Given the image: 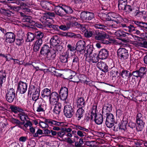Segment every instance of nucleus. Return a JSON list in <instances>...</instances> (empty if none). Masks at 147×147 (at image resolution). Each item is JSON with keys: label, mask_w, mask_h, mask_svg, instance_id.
I'll list each match as a JSON object with an SVG mask.
<instances>
[{"label": "nucleus", "mask_w": 147, "mask_h": 147, "mask_svg": "<svg viewBox=\"0 0 147 147\" xmlns=\"http://www.w3.org/2000/svg\"><path fill=\"white\" fill-rule=\"evenodd\" d=\"M110 16L116 19L114 20H112L111 21L110 20L108 22L107 24V26H105L102 24H95L94 25V27L96 28L105 30L107 28L111 29L113 28H116L119 27L120 26V23L121 18L118 17L117 16H116V13H110Z\"/></svg>", "instance_id": "obj_1"}, {"label": "nucleus", "mask_w": 147, "mask_h": 147, "mask_svg": "<svg viewBox=\"0 0 147 147\" xmlns=\"http://www.w3.org/2000/svg\"><path fill=\"white\" fill-rule=\"evenodd\" d=\"M90 45L87 46V49L84 51V56L86 61L89 62L96 63L98 61L99 59L97 54L94 53L92 55V49Z\"/></svg>", "instance_id": "obj_2"}, {"label": "nucleus", "mask_w": 147, "mask_h": 147, "mask_svg": "<svg viewBox=\"0 0 147 147\" xmlns=\"http://www.w3.org/2000/svg\"><path fill=\"white\" fill-rule=\"evenodd\" d=\"M97 107L96 105L92 106V110L91 116L92 119L94 118V121L96 124L98 125L101 124L103 121V117L102 115L100 114H97L96 111Z\"/></svg>", "instance_id": "obj_3"}, {"label": "nucleus", "mask_w": 147, "mask_h": 147, "mask_svg": "<svg viewBox=\"0 0 147 147\" xmlns=\"http://www.w3.org/2000/svg\"><path fill=\"white\" fill-rule=\"evenodd\" d=\"M64 108V115L67 118L72 117L74 114V110L69 103L65 102Z\"/></svg>", "instance_id": "obj_4"}, {"label": "nucleus", "mask_w": 147, "mask_h": 147, "mask_svg": "<svg viewBox=\"0 0 147 147\" xmlns=\"http://www.w3.org/2000/svg\"><path fill=\"white\" fill-rule=\"evenodd\" d=\"M54 13L48 12L47 14H45L44 16L42 17L40 19V21L43 23H46L45 26H48L50 28H53V25L51 24L50 23L49 24L48 20H47L48 19H52V18L54 17Z\"/></svg>", "instance_id": "obj_5"}, {"label": "nucleus", "mask_w": 147, "mask_h": 147, "mask_svg": "<svg viewBox=\"0 0 147 147\" xmlns=\"http://www.w3.org/2000/svg\"><path fill=\"white\" fill-rule=\"evenodd\" d=\"M74 126V128L78 130L77 131L78 136L81 137H84L86 134V132H88L89 131L88 129L79 125H75Z\"/></svg>", "instance_id": "obj_6"}, {"label": "nucleus", "mask_w": 147, "mask_h": 147, "mask_svg": "<svg viewBox=\"0 0 147 147\" xmlns=\"http://www.w3.org/2000/svg\"><path fill=\"white\" fill-rule=\"evenodd\" d=\"M40 90L39 88H36L34 86L30 87L28 89V93L31 94L33 93L32 96V99L36 101L38 98L39 96Z\"/></svg>", "instance_id": "obj_7"}, {"label": "nucleus", "mask_w": 147, "mask_h": 147, "mask_svg": "<svg viewBox=\"0 0 147 147\" xmlns=\"http://www.w3.org/2000/svg\"><path fill=\"white\" fill-rule=\"evenodd\" d=\"M15 91L14 89L11 88L7 90L6 93V100L9 102L13 101L15 96Z\"/></svg>", "instance_id": "obj_8"}, {"label": "nucleus", "mask_w": 147, "mask_h": 147, "mask_svg": "<svg viewBox=\"0 0 147 147\" xmlns=\"http://www.w3.org/2000/svg\"><path fill=\"white\" fill-rule=\"evenodd\" d=\"M85 47V42L82 40L79 41L76 44V49L80 54L84 53V51L87 49V47L84 50Z\"/></svg>", "instance_id": "obj_9"}, {"label": "nucleus", "mask_w": 147, "mask_h": 147, "mask_svg": "<svg viewBox=\"0 0 147 147\" xmlns=\"http://www.w3.org/2000/svg\"><path fill=\"white\" fill-rule=\"evenodd\" d=\"M114 117L111 113H108L106 121V124L109 128H111L114 125Z\"/></svg>", "instance_id": "obj_10"}, {"label": "nucleus", "mask_w": 147, "mask_h": 147, "mask_svg": "<svg viewBox=\"0 0 147 147\" xmlns=\"http://www.w3.org/2000/svg\"><path fill=\"white\" fill-rule=\"evenodd\" d=\"M49 98L50 104L52 105H55V104L58 102L59 100V96L58 93L56 92H52Z\"/></svg>", "instance_id": "obj_11"}, {"label": "nucleus", "mask_w": 147, "mask_h": 147, "mask_svg": "<svg viewBox=\"0 0 147 147\" xmlns=\"http://www.w3.org/2000/svg\"><path fill=\"white\" fill-rule=\"evenodd\" d=\"M117 55L121 59H126L128 56L127 50L123 48L119 49L117 51Z\"/></svg>", "instance_id": "obj_12"}, {"label": "nucleus", "mask_w": 147, "mask_h": 147, "mask_svg": "<svg viewBox=\"0 0 147 147\" xmlns=\"http://www.w3.org/2000/svg\"><path fill=\"white\" fill-rule=\"evenodd\" d=\"M68 92V89L67 88L65 87H62L59 92L60 99L63 101L65 100L67 98Z\"/></svg>", "instance_id": "obj_13"}, {"label": "nucleus", "mask_w": 147, "mask_h": 147, "mask_svg": "<svg viewBox=\"0 0 147 147\" xmlns=\"http://www.w3.org/2000/svg\"><path fill=\"white\" fill-rule=\"evenodd\" d=\"M45 121L47 123L48 125L51 126H63L64 123L63 122H59L51 119H45Z\"/></svg>", "instance_id": "obj_14"}, {"label": "nucleus", "mask_w": 147, "mask_h": 147, "mask_svg": "<svg viewBox=\"0 0 147 147\" xmlns=\"http://www.w3.org/2000/svg\"><path fill=\"white\" fill-rule=\"evenodd\" d=\"M5 41L10 43L13 42L15 39L16 36L15 34L12 32H9L6 33L5 34Z\"/></svg>", "instance_id": "obj_15"}, {"label": "nucleus", "mask_w": 147, "mask_h": 147, "mask_svg": "<svg viewBox=\"0 0 147 147\" xmlns=\"http://www.w3.org/2000/svg\"><path fill=\"white\" fill-rule=\"evenodd\" d=\"M136 121L137 124V127L140 130L142 129L144 126V123L142 121V115L140 113H138L136 117Z\"/></svg>", "instance_id": "obj_16"}, {"label": "nucleus", "mask_w": 147, "mask_h": 147, "mask_svg": "<svg viewBox=\"0 0 147 147\" xmlns=\"http://www.w3.org/2000/svg\"><path fill=\"white\" fill-rule=\"evenodd\" d=\"M27 88V84L22 81H20L18 84V90L20 93L23 94L26 91Z\"/></svg>", "instance_id": "obj_17"}, {"label": "nucleus", "mask_w": 147, "mask_h": 147, "mask_svg": "<svg viewBox=\"0 0 147 147\" xmlns=\"http://www.w3.org/2000/svg\"><path fill=\"white\" fill-rule=\"evenodd\" d=\"M133 22L140 29L143 30L144 31H146L147 32V23L138 21H134Z\"/></svg>", "instance_id": "obj_18"}, {"label": "nucleus", "mask_w": 147, "mask_h": 147, "mask_svg": "<svg viewBox=\"0 0 147 147\" xmlns=\"http://www.w3.org/2000/svg\"><path fill=\"white\" fill-rule=\"evenodd\" d=\"M97 66L98 69L104 72L108 71V67L105 62L100 61L98 63Z\"/></svg>", "instance_id": "obj_19"}, {"label": "nucleus", "mask_w": 147, "mask_h": 147, "mask_svg": "<svg viewBox=\"0 0 147 147\" xmlns=\"http://www.w3.org/2000/svg\"><path fill=\"white\" fill-rule=\"evenodd\" d=\"M96 35L95 36V39L97 40H100L101 42L103 39L108 37V35L104 32L98 33L97 31H96Z\"/></svg>", "instance_id": "obj_20"}, {"label": "nucleus", "mask_w": 147, "mask_h": 147, "mask_svg": "<svg viewBox=\"0 0 147 147\" xmlns=\"http://www.w3.org/2000/svg\"><path fill=\"white\" fill-rule=\"evenodd\" d=\"M98 55L99 59H105L109 55L108 52L107 50L102 49L100 50Z\"/></svg>", "instance_id": "obj_21"}, {"label": "nucleus", "mask_w": 147, "mask_h": 147, "mask_svg": "<svg viewBox=\"0 0 147 147\" xmlns=\"http://www.w3.org/2000/svg\"><path fill=\"white\" fill-rule=\"evenodd\" d=\"M77 20V19L76 18L71 17V21L69 22H72L71 24V25L72 26H76L77 27L80 28L83 31H84L86 30V28L83 26V25L77 22H75Z\"/></svg>", "instance_id": "obj_22"}, {"label": "nucleus", "mask_w": 147, "mask_h": 147, "mask_svg": "<svg viewBox=\"0 0 147 147\" xmlns=\"http://www.w3.org/2000/svg\"><path fill=\"white\" fill-rule=\"evenodd\" d=\"M60 43L59 37L57 36H54L52 37L50 40V43L53 46L57 45Z\"/></svg>", "instance_id": "obj_23"}, {"label": "nucleus", "mask_w": 147, "mask_h": 147, "mask_svg": "<svg viewBox=\"0 0 147 147\" xmlns=\"http://www.w3.org/2000/svg\"><path fill=\"white\" fill-rule=\"evenodd\" d=\"M69 52L68 51L63 53L60 56V60L62 62L66 63L67 62V59L69 55Z\"/></svg>", "instance_id": "obj_24"}, {"label": "nucleus", "mask_w": 147, "mask_h": 147, "mask_svg": "<svg viewBox=\"0 0 147 147\" xmlns=\"http://www.w3.org/2000/svg\"><path fill=\"white\" fill-rule=\"evenodd\" d=\"M66 137L63 138V141L67 142L69 144H71L74 143L71 137L72 134L71 133L66 134H65Z\"/></svg>", "instance_id": "obj_25"}, {"label": "nucleus", "mask_w": 147, "mask_h": 147, "mask_svg": "<svg viewBox=\"0 0 147 147\" xmlns=\"http://www.w3.org/2000/svg\"><path fill=\"white\" fill-rule=\"evenodd\" d=\"M11 121L13 124H16V126H18L21 129H24V127L22 125L23 123L21 122L19 120L14 118H12L11 119Z\"/></svg>", "instance_id": "obj_26"}, {"label": "nucleus", "mask_w": 147, "mask_h": 147, "mask_svg": "<svg viewBox=\"0 0 147 147\" xmlns=\"http://www.w3.org/2000/svg\"><path fill=\"white\" fill-rule=\"evenodd\" d=\"M55 105L53 110V113L56 114H59L61 111V105L59 102H57Z\"/></svg>", "instance_id": "obj_27"}, {"label": "nucleus", "mask_w": 147, "mask_h": 147, "mask_svg": "<svg viewBox=\"0 0 147 147\" xmlns=\"http://www.w3.org/2000/svg\"><path fill=\"white\" fill-rule=\"evenodd\" d=\"M50 48L47 45H44L40 51L41 54L45 56L47 53L50 51Z\"/></svg>", "instance_id": "obj_28"}, {"label": "nucleus", "mask_w": 147, "mask_h": 147, "mask_svg": "<svg viewBox=\"0 0 147 147\" xmlns=\"http://www.w3.org/2000/svg\"><path fill=\"white\" fill-rule=\"evenodd\" d=\"M46 109V105L44 102H41L36 107L37 112H44Z\"/></svg>", "instance_id": "obj_29"}, {"label": "nucleus", "mask_w": 147, "mask_h": 147, "mask_svg": "<svg viewBox=\"0 0 147 147\" xmlns=\"http://www.w3.org/2000/svg\"><path fill=\"white\" fill-rule=\"evenodd\" d=\"M51 93V90L47 88L44 89L41 92V96L42 98L45 97H49Z\"/></svg>", "instance_id": "obj_30"}, {"label": "nucleus", "mask_w": 147, "mask_h": 147, "mask_svg": "<svg viewBox=\"0 0 147 147\" xmlns=\"http://www.w3.org/2000/svg\"><path fill=\"white\" fill-rule=\"evenodd\" d=\"M127 0H119L118 3V7L119 9H123L127 5Z\"/></svg>", "instance_id": "obj_31"}, {"label": "nucleus", "mask_w": 147, "mask_h": 147, "mask_svg": "<svg viewBox=\"0 0 147 147\" xmlns=\"http://www.w3.org/2000/svg\"><path fill=\"white\" fill-rule=\"evenodd\" d=\"M62 9L67 14H70L73 13V11L71 7L65 5H63L62 6Z\"/></svg>", "instance_id": "obj_32"}, {"label": "nucleus", "mask_w": 147, "mask_h": 147, "mask_svg": "<svg viewBox=\"0 0 147 147\" xmlns=\"http://www.w3.org/2000/svg\"><path fill=\"white\" fill-rule=\"evenodd\" d=\"M72 22L67 23L66 25H61L59 26V28L65 31L69 30L71 27Z\"/></svg>", "instance_id": "obj_33"}, {"label": "nucleus", "mask_w": 147, "mask_h": 147, "mask_svg": "<svg viewBox=\"0 0 147 147\" xmlns=\"http://www.w3.org/2000/svg\"><path fill=\"white\" fill-rule=\"evenodd\" d=\"M20 13L21 16L23 17L24 18L22 19L23 21L24 22H27L30 23L32 22V18L30 16L28 15L26 16L22 12H20Z\"/></svg>", "instance_id": "obj_34"}, {"label": "nucleus", "mask_w": 147, "mask_h": 147, "mask_svg": "<svg viewBox=\"0 0 147 147\" xmlns=\"http://www.w3.org/2000/svg\"><path fill=\"white\" fill-rule=\"evenodd\" d=\"M61 7L62 6H56L55 9V11L56 14L57 15L60 16H63L64 14L62 11L63 10L62 9Z\"/></svg>", "instance_id": "obj_35"}, {"label": "nucleus", "mask_w": 147, "mask_h": 147, "mask_svg": "<svg viewBox=\"0 0 147 147\" xmlns=\"http://www.w3.org/2000/svg\"><path fill=\"white\" fill-rule=\"evenodd\" d=\"M84 110L82 108H79L76 113V117L78 118V120H80L83 116Z\"/></svg>", "instance_id": "obj_36"}, {"label": "nucleus", "mask_w": 147, "mask_h": 147, "mask_svg": "<svg viewBox=\"0 0 147 147\" xmlns=\"http://www.w3.org/2000/svg\"><path fill=\"white\" fill-rule=\"evenodd\" d=\"M10 109L11 111L15 113H17L18 112H22L23 111L22 109L16 106H11Z\"/></svg>", "instance_id": "obj_37"}, {"label": "nucleus", "mask_w": 147, "mask_h": 147, "mask_svg": "<svg viewBox=\"0 0 147 147\" xmlns=\"http://www.w3.org/2000/svg\"><path fill=\"white\" fill-rule=\"evenodd\" d=\"M55 55H56L55 53H52V51L51 52L50 51L45 56L47 60H52L54 59Z\"/></svg>", "instance_id": "obj_38"}, {"label": "nucleus", "mask_w": 147, "mask_h": 147, "mask_svg": "<svg viewBox=\"0 0 147 147\" xmlns=\"http://www.w3.org/2000/svg\"><path fill=\"white\" fill-rule=\"evenodd\" d=\"M85 101L84 98L81 97L78 99L77 101V105L79 107H84L85 104Z\"/></svg>", "instance_id": "obj_39"}, {"label": "nucleus", "mask_w": 147, "mask_h": 147, "mask_svg": "<svg viewBox=\"0 0 147 147\" xmlns=\"http://www.w3.org/2000/svg\"><path fill=\"white\" fill-rule=\"evenodd\" d=\"M38 125L42 129L47 128L49 127L47 123L45 121V119H44V121H41L39 120V123Z\"/></svg>", "instance_id": "obj_40"}, {"label": "nucleus", "mask_w": 147, "mask_h": 147, "mask_svg": "<svg viewBox=\"0 0 147 147\" xmlns=\"http://www.w3.org/2000/svg\"><path fill=\"white\" fill-rule=\"evenodd\" d=\"M121 75L123 78H130L131 75V73L127 70H123L121 73Z\"/></svg>", "instance_id": "obj_41"}, {"label": "nucleus", "mask_w": 147, "mask_h": 147, "mask_svg": "<svg viewBox=\"0 0 147 147\" xmlns=\"http://www.w3.org/2000/svg\"><path fill=\"white\" fill-rule=\"evenodd\" d=\"M147 69L146 67H141L139 69L138 71L140 74V77L142 78L146 74Z\"/></svg>", "instance_id": "obj_42"}, {"label": "nucleus", "mask_w": 147, "mask_h": 147, "mask_svg": "<svg viewBox=\"0 0 147 147\" xmlns=\"http://www.w3.org/2000/svg\"><path fill=\"white\" fill-rule=\"evenodd\" d=\"M102 16V18L101 19L104 21H110L111 19L110 17V13L108 14H106L104 13H102L101 15Z\"/></svg>", "instance_id": "obj_43"}, {"label": "nucleus", "mask_w": 147, "mask_h": 147, "mask_svg": "<svg viewBox=\"0 0 147 147\" xmlns=\"http://www.w3.org/2000/svg\"><path fill=\"white\" fill-rule=\"evenodd\" d=\"M34 39V36L31 32H28L27 34L26 40L27 42H30L33 40Z\"/></svg>", "instance_id": "obj_44"}, {"label": "nucleus", "mask_w": 147, "mask_h": 147, "mask_svg": "<svg viewBox=\"0 0 147 147\" xmlns=\"http://www.w3.org/2000/svg\"><path fill=\"white\" fill-rule=\"evenodd\" d=\"M6 77V74L4 71L1 70L0 71V81L1 82H4L5 81Z\"/></svg>", "instance_id": "obj_45"}, {"label": "nucleus", "mask_w": 147, "mask_h": 147, "mask_svg": "<svg viewBox=\"0 0 147 147\" xmlns=\"http://www.w3.org/2000/svg\"><path fill=\"white\" fill-rule=\"evenodd\" d=\"M19 114V117L21 120L23 121H24L27 120L28 118V116L24 112H20Z\"/></svg>", "instance_id": "obj_46"}, {"label": "nucleus", "mask_w": 147, "mask_h": 147, "mask_svg": "<svg viewBox=\"0 0 147 147\" xmlns=\"http://www.w3.org/2000/svg\"><path fill=\"white\" fill-rule=\"evenodd\" d=\"M26 5L25 4V5L24 6H20L22 9H23V11L26 14H29L31 13V11L30 9L28 8V7H26Z\"/></svg>", "instance_id": "obj_47"}, {"label": "nucleus", "mask_w": 147, "mask_h": 147, "mask_svg": "<svg viewBox=\"0 0 147 147\" xmlns=\"http://www.w3.org/2000/svg\"><path fill=\"white\" fill-rule=\"evenodd\" d=\"M145 13V11H140L137 10L135 12L134 14L136 17L142 18Z\"/></svg>", "instance_id": "obj_48"}, {"label": "nucleus", "mask_w": 147, "mask_h": 147, "mask_svg": "<svg viewBox=\"0 0 147 147\" xmlns=\"http://www.w3.org/2000/svg\"><path fill=\"white\" fill-rule=\"evenodd\" d=\"M126 121H122L120 126H119V129L121 130L125 131L126 129Z\"/></svg>", "instance_id": "obj_49"}, {"label": "nucleus", "mask_w": 147, "mask_h": 147, "mask_svg": "<svg viewBox=\"0 0 147 147\" xmlns=\"http://www.w3.org/2000/svg\"><path fill=\"white\" fill-rule=\"evenodd\" d=\"M35 35L37 39H42L43 37L44 34L42 32L40 31H37L35 32Z\"/></svg>", "instance_id": "obj_50"}, {"label": "nucleus", "mask_w": 147, "mask_h": 147, "mask_svg": "<svg viewBox=\"0 0 147 147\" xmlns=\"http://www.w3.org/2000/svg\"><path fill=\"white\" fill-rule=\"evenodd\" d=\"M67 37H74L76 38H81V35L79 34H75L74 33L71 32H68V36Z\"/></svg>", "instance_id": "obj_51"}, {"label": "nucleus", "mask_w": 147, "mask_h": 147, "mask_svg": "<svg viewBox=\"0 0 147 147\" xmlns=\"http://www.w3.org/2000/svg\"><path fill=\"white\" fill-rule=\"evenodd\" d=\"M94 18V15L93 13L87 12V20H91Z\"/></svg>", "instance_id": "obj_52"}, {"label": "nucleus", "mask_w": 147, "mask_h": 147, "mask_svg": "<svg viewBox=\"0 0 147 147\" xmlns=\"http://www.w3.org/2000/svg\"><path fill=\"white\" fill-rule=\"evenodd\" d=\"M34 134V137H38L39 135H41L43 134V131L40 129H38L36 132Z\"/></svg>", "instance_id": "obj_53"}, {"label": "nucleus", "mask_w": 147, "mask_h": 147, "mask_svg": "<svg viewBox=\"0 0 147 147\" xmlns=\"http://www.w3.org/2000/svg\"><path fill=\"white\" fill-rule=\"evenodd\" d=\"M81 19L83 20H87V12H82L80 15Z\"/></svg>", "instance_id": "obj_54"}, {"label": "nucleus", "mask_w": 147, "mask_h": 147, "mask_svg": "<svg viewBox=\"0 0 147 147\" xmlns=\"http://www.w3.org/2000/svg\"><path fill=\"white\" fill-rule=\"evenodd\" d=\"M135 28L132 25H130L129 26H128L127 29H124L125 30L128 31V32H134L135 31Z\"/></svg>", "instance_id": "obj_55"}, {"label": "nucleus", "mask_w": 147, "mask_h": 147, "mask_svg": "<svg viewBox=\"0 0 147 147\" xmlns=\"http://www.w3.org/2000/svg\"><path fill=\"white\" fill-rule=\"evenodd\" d=\"M66 134L64 131H59L57 132L58 136L63 140L64 138V136Z\"/></svg>", "instance_id": "obj_56"}, {"label": "nucleus", "mask_w": 147, "mask_h": 147, "mask_svg": "<svg viewBox=\"0 0 147 147\" xmlns=\"http://www.w3.org/2000/svg\"><path fill=\"white\" fill-rule=\"evenodd\" d=\"M93 33L92 31L87 30L85 32L84 34L85 36L88 37H91L93 34Z\"/></svg>", "instance_id": "obj_57"}, {"label": "nucleus", "mask_w": 147, "mask_h": 147, "mask_svg": "<svg viewBox=\"0 0 147 147\" xmlns=\"http://www.w3.org/2000/svg\"><path fill=\"white\" fill-rule=\"evenodd\" d=\"M109 40L108 39L106 38V39H103L101 42L104 44H109L111 43L113 41L112 39H109V40Z\"/></svg>", "instance_id": "obj_58"}, {"label": "nucleus", "mask_w": 147, "mask_h": 147, "mask_svg": "<svg viewBox=\"0 0 147 147\" xmlns=\"http://www.w3.org/2000/svg\"><path fill=\"white\" fill-rule=\"evenodd\" d=\"M125 10L126 11H132V7L129 5H126L123 9Z\"/></svg>", "instance_id": "obj_59"}, {"label": "nucleus", "mask_w": 147, "mask_h": 147, "mask_svg": "<svg viewBox=\"0 0 147 147\" xmlns=\"http://www.w3.org/2000/svg\"><path fill=\"white\" fill-rule=\"evenodd\" d=\"M16 1V3L17 5L20 6H24L25 5V3L22 2V1L25 0H15Z\"/></svg>", "instance_id": "obj_60"}, {"label": "nucleus", "mask_w": 147, "mask_h": 147, "mask_svg": "<svg viewBox=\"0 0 147 147\" xmlns=\"http://www.w3.org/2000/svg\"><path fill=\"white\" fill-rule=\"evenodd\" d=\"M67 47L68 49V50L67 51H68L69 50L71 51H73L76 49V48L72 46L70 44H69L67 45Z\"/></svg>", "instance_id": "obj_61"}, {"label": "nucleus", "mask_w": 147, "mask_h": 147, "mask_svg": "<svg viewBox=\"0 0 147 147\" xmlns=\"http://www.w3.org/2000/svg\"><path fill=\"white\" fill-rule=\"evenodd\" d=\"M42 43V40L41 39H38L36 40L35 44L40 46Z\"/></svg>", "instance_id": "obj_62"}, {"label": "nucleus", "mask_w": 147, "mask_h": 147, "mask_svg": "<svg viewBox=\"0 0 147 147\" xmlns=\"http://www.w3.org/2000/svg\"><path fill=\"white\" fill-rule=\"evenodd\" d=\"M132 75L137 78L140 77V74L138 71H136L132 72Z\"/></svg>", "instance_id": "obj_63"}, {"label": "nucleus", "mask_w": 147, "mask_h": 147, "mask_svg": "<svg viewBox=\"0 0 147 147\" xmlns=\"http://www.w3.org/2000/svg\"><path fill=\"white\" fill-rule=\"evenodd\" d=\"M73 63H77L79 61L78 58L77 56H76V55H74L73 56Z\"/></svg>", "instance_id": "obj_64"}]
</instances>
